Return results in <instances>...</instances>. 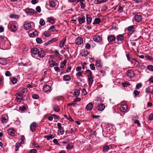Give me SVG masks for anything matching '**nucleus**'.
<instances>
[{
    "mask_svg": "<svg viewBox=\"0 0 153 153\" xmlns=\"http://www.w3.org/2000/svg\"><path fill=\"white\" fill-rule=\"evenodd\" d=\"M8 134L12 136H14L15 135V131L13 128H10L8 130Z\"/></svg>",
    "mask_w": 153,
    "mask_h": 153,
    "instance_id": "dca6fc26",
    "label": "nucleus"
},
{
    "mask_svg": "<svg viewBox=\"0 0 153 153\" xmlns=\"http://www.w3.org/2000/svg\"><path fill=\"white\" fill-rule=\"evenodd\" d=\"M145 57L147 59L149 60H153V58L151 56L148 55H146Z\"/></svg>",
    "mask_w": 153,
    "mask_h": 153,
    "instance_id": "a18cd8bd",
    "label": "nucleus"
},
{
    "mask_svg": "<svg viewBox=\"0 0 153 153\" xmlns=\"http://www.w3.org/2000/svg\"><path fill=\"white\" fill-rule=\"evenodd\" d=\"M116 38L115 35H110L108 36L107 39L109 42H112L115 40Z\"/></svg>",
    "mask_w": 153,
    "mask_h": 153,
    "instance_id": "39448f33",
    "label": "nucleus"
},
{
    "mask_svg": "<svg viewBox=\"0 0 153 153\" xmlns=\"http://www.w3.org/2000/svg\"><path fill=\"white\" fill-rule=\"evenodd\" d=\"M22 100V97H21L17 96L16 97V100L18 102H20L21 101V100Z\"/></svg>",
    "mask_w": 153,
    "mask_h": 153,
    "instance_id": "0e129e2a",
    "label": "nucleus"
},
{
    "mask_svg": "<svg viewBox=\"0 0 153 153\" xmlns=\"http://www.w3.org/2000/svg\"><path fill=\"white\" fill-rule=\"evenodd\" d=\"M66 40V39L65 38V39H63L62 40H61L60 42V43L59 45V47L60 48H62L64 46V45L65 43V42Z\"/></svg>",
    "mask_w": 153,
    "mask_h": 153,
    "instance_id": "7c9ffc66",
    "label": "nucleus"
},
{
    "mask_svg": "<svg viewBox=\"0 0 153 153\" xmlns=\"http://www.w3.org/2000/svg\"><path fill=\"white\" fill-rule=\"evenodd\" d=\"M93 107L92 103L90 102L88 104L86 107V109L88 111H90L92 109Z\"/></svg>",
    "mask_w": 153,
    "mask_h": 153,
    "instance_id": "6ab92c4d",
    "label": "nucleus"
},
{
    "mask_svg": "<svg viewBox=\"0 0 153 153\" xmlns=\"http://www.w3.org/2000/svg\"><path fill=\"white\" fill-rule=\"evenodd\" d=\"M32 145H33V146H34V147H36V148H39V145L38 144L36 143L34 141L33 142V144H32Z\"/></svg>",
    "mask_w": 153,
    "mask_h": 153,
    "instance_id": "052dcab7",
    "label": "nucleus"
},
{
    "mask_svg": "<svg viewBox=\"0 0 153 153\" xmlns=\"http://www.w3.org/2000/svg\"><path fill=\"white\" fill-rule=\"evenodd\" d=\"M36 10L37 12L40 13L41 12V8L40 6H38L36 8Z\"/></svg>",
    "mask_w": 153,
    "mask_h": 153,
    "instance_id": "680f3d73",
    "label": "nucleus"
},
{
    "mask_svg": "<svg viewBox=\"0 0 153 153\" xmlns=\"http://www.w3.org/2000/svg\"><path fill=\"white\" fill-rule=\"evenodd\" d=\"M31 25L28 23L26 22L24 25V28L27 30H29L31 27Z\"/></svg>",
    "mask_w": 153,
    "mask_h": 153,
    "instance_id": "a211bd4d",
    "label": "nucleus"
},
{
    "mask_svg": "<svg viewBox=\"0 0 153 153\" xmlns=\"http://www.w3.org/2000/svg\"><path fill=\"white\" fill-rule=\"evenodd\" d=\"M152 87V86H150L146 88L145 90L146 93L147 94H149V93L151 94V91H150V88Z\"/></svg>",
    "mask_w": 153,
    "mask_h": 153,
    "instance_id": "4c0bfd02",
    "label": "nucleus"
},
{
    "mask_svg": "<svg viewBox=\"0 0 153 153\" xmlns=\"http://www.w3.org/2000/svg\"><path fill=\"white\" fill-rule=\"evenodd\" d=\"M105 108V106L103 103L99 104L97 106V109L99 111H102Z\"/></svg>",
    "mask_w": 153,
    "mask_h": 153,
    "instance_id": "1a4fd4ad",
    "label": "nucleus"
},
{
    "mask_svg": "<svg viewBox=\"0 0 153 153\" xmlns=\"http://www.w3.org/2000/svg\"><path fill=\"white\" fill-rule=\"evenodd\" d=\"M37 127V125L36 122H34L31 123L30 126V128L31 131L34 132L36 128Z\"/></svg>",
    "mask_w": 153,
    "mask_h": 153,
    "instance_id": "7ed1b4c3",
    "label": "nucleus"
},
{
    "mask_svg": "<svg viewBox=\"0 0 153 153\" xmlns=\"http://www.w3.org/2000/svg\"><path fill=\"white\" fill-rule=\"evenodd\" d=\"M21 137L20 140H21V142L20 143L22 144L24 143L25 137L24 136L22 135L21 136Z\"/></svg>",
    "mask_w": 153,
    "mask_h": 153,
    "instance_id": "8fccbe9b",
    "label": "nucleus"
},
{
    "mask_svg": "<svg viewBox=\"0 0 153 153\" xmlns=\"http://www.w3.org/2000/svg\"><path fill=\"white\" fill-rule=\"evenodd\" d=\"M43 35L45 36L48 37L51 36V33L48 31H45L43 33Z\"/></svg>",
    "mask_w": 153,
    "mask_h": 153,
    "instance_id": "c9c22d12",
    "label": "nucleus"
},
{
    "mask_svg": "<svg viewBox=\"0 0 153 153\" xmlns=\"http://www.w3.org/2000/svg\"><path fill=\"white\" fill-rule=\"evenodd\" d=\"M90 67L91 70H94L95 69V67L93 64L92 63L90 64Z\"/></svg>",
    "mask_w": 153,
    "mask_h": 153,
    "instance_id": "603ef678",
    "label": "nucleus"
},
{
    "mask_svg": "<svg viewBox=\"0 0 153 153\" xmlns=\"http://www.w3.org/2000/svg\"><path fill=\"white\" fill-rule=\"evenodd\" d=\"M100 22L101 20L100 19L96 18L94 19L93 24H98Z\"/></svg>",
    "mask_w": 153,
    "mask_h": 153,
    "instance_id": "2f4dec72",
    "label": "nucleus"
},
{
    "mask_svg": "<svg viewBox=\"0 0 153 153\" xmlns=\"http://www.w3.org/2000/svg\"><path fill=\"white\" fill-rule=\"evenodd\" d=\"M39 24L40 25L43 26L45 24V22L43 19H41L40 21Z\"/></svg>",
    "mask_w": 153,
    "mask_h": 153,
    "instance_id": "49530a36",
    "label": "nucleus"
},
{
    "mask_svg": "<svg viewBox=\"0 0 153 153\" xmlns=\"http://www.w3.org/2000/svg\"><path fill=\"white\" fill-rule=\"evenodd\" d=\"M56 30V29L54 25L51 26L48 29V30L51 32H54Z\"/></svg>",
    "mask_w": 153,
    "mask_h": 153,
    "instance_id": "58836bf2",
    "label": "nucleus"
},
{
    "mask_svg": "<svg viewBox=\"0 0 153 153\" xmlns=\"http://www.w3.org/2000/svg\"><path fill=\"white\" fill-rule=\"evenodd\" d=\"M95 66H96L97 69L99 68H100L101 67V61L99 60H96Z\"/></svg>",
    "mask_w": 153,
    "mask_h": 153,
    "instance_id": "412c9836",
    "label": "nucleus"
},
{
    "mask_svg": "<svg viewBox=\"0 0 153 153\" xmlns=\"http://www.w3.org/2000/svg\"><path fill=\"white\" fill-rule=\"evenodd\" d=\"M120 109L121 112H125L127 110L128 106L126 104L123 105H121Z\"/></svg>",
    "mask_w": 153,
    "mask_h": 153,
    "instance_id": "20e7f679",
    "label": "nucleus"
},
{
    "mask_svg": "<svg viewBox=\"0 0 153 153\" xmlns=\"http://www.w3.org/2000/svg\"><path fill=\"white\" fill-rule=\"evenodd\" d=\"M80 6L81 8L83 9H84L86 7L85 4L83 3V2L80 3Z\"/></svg>",
    "mask_w": 153,
    "mask_h": 153,
    "instance_id": "338daca9",
    "label": "nucleus"
},
{
    "mask_svg": "<svg viewBox=\"0 0 153 153\" xmlns=\"http://www.w3.org/2000/svg\"><path fill=\"white\" fill-rule=\"evenodd\" d=\"M63 79L65 81H69L71 80V77L69 75H65L63 76Z\"/></svg>",
    "mask_w": 153,
    "mask_h": 153,
    "instance_id": "a878e982",
    "label": "nucleus"
},
{
    "mask_svg": "<svg viewBox=\"0 0 153 153\" xmlns=\"http://www.w3.org/2000/svg\"><path fill=\"white\" fill-rule=\"evenodd\" d=\"M32 97L34 99H37L39 98V96L38 94H34L33 96Z\"/></svg>",
    "mask_w": 153,
    "mask_h": 153,
    "instance_id": "e2e57ef3",
    "label": "nucleus"
},
{
    "mask_svg": "<svg viewBox=\"0 0 153 153\" xmlns=\"http://www.w3.org/2000/svg\"><path fill=\"white\" fill-rule=\"evenodd\" d=\"M46 53L45 51L43 50L39 51L38 54V56L39 57L42 58L45 56Z\"/></svg>",
    "mask_w": 153,
    "mask_h": 153,
    "instance_id": "9b49d317",
    "label": "nucleus"
},
{
    "mask_svg": "<svg viewBox=\"0 0 153 153\" xmlns=\"http://www.w3.org/2000/svg\"><path fill=\"white\" fill-rule=\"evenodd\" d=\"M53 109L56 112H59L60 110L59 108V106L56 105H53Z\"/></svg>",
    "mask_w": 153,
    "mask_h": 153,
    "instance_id": "c85d7f7f",
    "label": "nucleus"
},
{
    "mask_svg": "<svg viewBox=\"0 0 153 153\" xmlns=\"http://www.w3.org/2000/svg\"><path fill=\"white\" fill-rule=\"evenodd\" d=\"M85 16H83L82 17L79 18H78V20L80 24H81L85 22Z\"/></svg>",
    "mask_w": 153,
    "mask_h": 153,
    "instance_id": "aec40b11",
    "label": "nucleus"
},
{
    "mask_svg": "<svg viewBox=\"0 0 153 153\" xmlns=\"http://www.w3.org/2000/svg\"><path fill=\"white\" fill-rule=\"evenodd\" d=\"M86 73L88 74L87 75L88 77H91L92 75V73L91 71L89 70H87Z\"/></svg>",
    "mask_w": 153,
    "mask_h": 153,
    "instance_id": "ea45409f",
    "label": "nucleus"
},
{
    "mask_svg": "<svg viewBox=\"0 0 153 153\" xmlns=\"http://www.w3.org/2000/svg\"><path fill=\"white\" fill-rule=\"evenodd\" d=\"M66 64V62L65 61L64 62H61V64H60V68H63L64 66Z\"/></svg>",
    "mask_w": 153,
    "mask_h": 153,
    "instance_id": "5fc2aeb1",
    "label": "nucleus"
},
{
    "mask_svg": "<svg viewBox=\"0 0 153 153\" xmlns=\"http://www.w3.org/2000/svg\"><path fill=\"white\" fill-rule=\"evenodd\" d=\"M88 81L89 82V85L91 87L92 85V84L94 82L93 78L92 77V76L91 77H88Z\"/></svg>",
    "mask_w": 153,
    "mask_h": 153,
    "instance_id": "cd10ccee",
    "label": "nucleus"
},
{
    "mask_svg": "<svg viewBox=\"0 0 153 153\" xmlns=\"http://www.w3.org/2000/svg\"><path fill=\"white\" fill-rule=\"evenodd\" d=\"M83 42V39L80 37L77 38L75 40V42L77 45L81 44Z\"/></svg>",
    "mask_w": 153,
    "mask_h": 153,
    "instance_id": "6e6552de",
    "label": "nucleus"
},
{
    "mask_svg": "<svg viewBox=\"0 0 153 153\" xmlns=\"http://www.w3.org/2000/svg\"><path fill=\"white\" fill-rule=\"evenodd\" d=\"M8 117L7 116H2L1 118V122L3 124H5L8 121Z\"/></svg>",
    "mask_w": 153,
    "mask_h": 153,
    "instance_id": "9d476101",
    "label": "nucleus"
},
{
    "mask_svg": "<svg viewBox=\"0 0 153 153\" xmlns=\"http://www.w3.org/2000/svg\"><path fill=\"white\" fill-rule=\"evenodd\" d=\"M134 19L136 21L139 22L142 20V17L140 15H137L135 16Z\"/></svg>",
    "mask_w": 153,
    "mask_h": 153,
    "instance_id": "ddd939ff",
    "label": "nucleus"
},
{
    "mask_svg": "<svg viewBox=\"0 0 153 153\" xmlns=\"http://www.w3.org/2000/svg\"><path fill=\"white\" fill-rule=\"evenodd\" d=\"M82 74V72L81 71H79V72H77L76 74V75L77 76H83Z\"/></svg>",
    "mask_w": 153,
    "mask_h": 153,
    "instance_id": "bf43d9fd",
    "label": "nucleus"
},
{
    "mask_svg": "<svg viewBox=\"0 0 153 153\" xmlns=\"http://www.w3.org/2000/svg\"><path fill=\"white\" fill-rule=\"evenodd\" d=\"M90 48L91 45L90 44L88 43H86L85 46V48L87 49H90Z\"/></svg>",
    "mask_w": 153,
    "mask_h": 153,
    "instance_id": "69168bd1",
    "label": "nucleus"
},
{
    "mask_svg": "<svg viewBox=\"0 0 153 153\" xmlns=\"http://www.w3.org/2000/svg\"><path fill=\"white\" fill-rule=\"evenodd\" d=\"M19 109L21 111H24L26 110V108L24 106H20L19 107Z\"/></svg>",
    "mask_w": 153,
    "mask_h": 153,
    "instance_id": "09e8293b",
    "label": "nucleus"
},
{
    "mask_svg": "<svg viewBox=\"0 0 153 153\" xmlns=\"http://www.w3.org/2000/svg\"><path fill=\"white\" fill-rule=\"evenodd\" d=\"M51 89V87L48 85H45L43 87V90L45 92L49 91Z\"/></svg>",
    "mask_w": 153,
    "mask_h": 153,
    "instance_id": "4468645a",
    "label": "nucleus"
},
{
    "mask_svg": "<svg viewBox=\"0 0 153 153\" xmlns=\"http://www.w3.org/2000/svg\"><path fill=\"white\" fill-rule=\"evenodd\" d=\"M29 15L33 14L36 13L35 10L31 8H27L24 10Z\"/></svg>",
    "mask_w": 153,
    "mask_h": 153,
    "instance_id": "f257e3e1",
    "label": "nucleus"
},
{
    "mask_svg": "<svg viewBox=\"0 0 153 153\" xmlns=\"http://www.w3.org/2000/svg\"><path fill=\"white\" fill-rule=\"evenodd\" d=\"M39 50L37 48H33L31 50V52L34 54H38L39 52Z\"/></svg>",
    "mask_w": 153,
    "mask_h": 153,
    "instance_id": "b1692460",
    "label": "nucleus"
},
{
    "mask_svg": "<svg viewBox=\"0 0 153 153\" xmlns=\"http://www.w3.org/2000/svg\"><path fill=\"white\" fill-rule=\"evenodd\" d=\"M126 73L128 76L131 78L133 77L135 74L134 71L131 70H128Z\"/></svg>",
    "mask_w": 153,
    "mask_h": 153,
    "instance_id": "423d86ee",
    "label": "nucleus"
},
{
    "mask_svg": "<svg viewBox=\"0 0 153 153\" xmlns=\"http://www.w3.org/2000/svg\"><path fill=\"white\" fill-rule=\"evenodd\" d=\"M48 63L49 66L51 67H53L55 66H57V64L52 60H49L48 61Z\"/></svg>",
    "mask_w": 153,
    "mask_h": 153,
    "instance_id": "f8f14e48",
    "label": "nucleus"
},
{
    "mask_svg": "<svg viewBox=\"0 0 153 153\" xmlns=\"http://www.w3.org/2000/svg\"><path fill=\"white\" fill-rule=\"evenodd\" d=\"M112 146L111 145L109 146H106L103 147V151L104 152H107L108 150L111 149Z\"/></svg>",
    "mask_w": 153,
    "mask_h": 153,
    "instance_id": "f3484780",
    "label": "nucleus"
},
{
    "mask_svg": "<svg viewBox=\"0 0 153 153\" xmlns=\"http://www.w3.org/2000/svg\"><path fill=\"white\" fill-rule=\"evenodd\" d=\"M73 147V145H70L69 144L67 146L66 148L68 150H71Z\"/></svg>",
    "mask_w": 153,
    "mask_h": 153,
    "instance_id": "6e6d98bb",
    "label": "nucleus"
},
{
    "mask_svg": "<svg viewBox=\"0 0 153 153\" xmlns=\"http://www.w3.org/2000/svg\"><path fill=\"white\" fill-rule=\"evenodd\" d=\"M10 28L11 31L13 32H15L17 30L16 26L14 25H11L10 26Z\"/></svg>",
    "mask_w": 153,
    "mask_h": 153,
    "instance_id": "f704fd0d",
    "label": "nucleus"
},
{
    "mask_svg": "<svg viewBox=\"0 0 153 153\" xmlns=\"http://www.w3.org/2000/svg\"><path fill=\"white\" fill-rule=\"evenodd\" d=\"M86 17L87 23L88 24H90L91 22L92 19L90 15L88 14H87L86 15Z\"/></svg>",
    "mask_w": 153,
    "mask_h": 153,
    "instance_id": "2eb2a0df",
    "label": "nucleus"
},
{
    "mask_svg": "<svg viewBox=\"0 0 153 153\" xmlns=\"http://www.w3.org/2000/svg\"><path fill=\"white\" fill-rule=\"evenodd\" d=\"M108 0H103L102 1H99L98 0H95L94 2L96 4H100L107 2Z\"/></svg>",
    "mask_w": 153,
    "mask_h": 153,
    "instance_id": "bb28decb",
    "label": "nucleus"
},
{
    "mask_svg": "<svg viewBox=\"0 0 153 153\" xmlns=\"http://www.w3.org/2000/svg\"><path fill=\"white\" fill-rule=\"evenodd\" d=\"M142 86V84L141 83H139L137 84L136 86V88L137 89H139Z\"/></svg>",
    "mask_w": 153,
    "mask_h": 153,
    "instance_id": "13d9d810",
    "label": "nucleus"
},
{
    "mask_svg": "<svg viewBox=\"0 0 153 153\" xmlns=\"http://www.w3.org/2000/svg\"><path fill=\"white\" fill-rule=\"evenodd\" d=\"M117 39L118 41H122L124 39V37L122 34H119L117 36Z\"/></svg>",
    "mask_w": 153,
    "mask_h": 153,
    "instance_id": "4be33fe9",
    "label": "nucleus"
},
{
    "mask_svg": "<svg viewBox=\"0 0 153 153\" xmlns=\"http://www.w3.org/2000/svg\"><path fill=\"white\" fill-rule=\"evenodd\" d=\"M36 41L38 43H41L42 42V39L39 37L37 38L36 39Z\"/></svg>",
    "mask_w": 153,
    "mask_h": 153,
    "instance_id": "864d4df0",
    "label": "nucleus"
},
{
    "mask_svg": "<svg viewBox=\"0 0 153 153\" xmlns=\"http://www.w3.org/2000/svg\"><path fill=\"white\" fill-rule=\"evenodd\" d=\"M48 21L51 23H53L54 22V19L53 18L51 17L48 18Z\"/></svg>",
    "mask_w": 153,
    "mask_h": 153,
    "instance_id": "79ce46f5",
    "label": "nucleus"
},
{
    "mask_svg": "<svg viewBox=\"0 0 153 153\" xmlns=\"http://www.w3.org/2000/svg\"><path fill=\"white\" fill-rule=\"evenodd\" d=\"M89 52L88 51H82L80 53V55L82 56H86L89 54Z\"/></svg>",
    "mask_w": 153,
    "mask_h": 153,
    "instance_id": "393cba45",
    "label": "nucleus"
},
{
    "mask_svg": "<svg viewBox=\"0 0 153 153\" xmlns=\"http://www.w3.org/2000/svg\"><path fill=\"white\" fill-rule=\"evenodd\" d=\"M74 93L76 97H78L80 93V91L78 89H76L74 91Z\"/></svg>",
    "mask_w": 153,
    "mask_h": 153,
    "instance_id": "c03bdc74",
    "label": "nucleus"
},
{
    "mask_svg": "<svg viewBox=\"0 0 153 153\" xmlns=\"http://www.w3.org/2000/svg\"><path fill=\"white\" fill-rule=\"evenodd\" d=\"M37 152L36 150L34 149H31L30 152V153H36Z\"/></svg>",
    "mask_w": 153,
    "mask_h": 153,
    "instance_id": "774afa93",
    "label": "nucleus"
},
{
    "mask_svg": "<svg viewBox=\"0 0 153 153\" xmlns=\"http://www.w3.org/2000/svg\"><path fill=\"white\" fill-rule=\"evenodd\" d=\"M49 5L52 7H54L56 5L55 3L53 1H49Z\"/></svg>",
    "mask_w": 153,
    "mask_h": 153,
    "instance_id": "473e14b6",
    "label": "nucleus"
},
{
    "mask_svg": "<svg viewBox=\"0 0 153 153\" xmlns=\"http://www.w3.org/2000/svg\"><path fill=\"white\" fill-rule=\"evenodd\" d=\"M134 28V25H132L128 27H127V30L128 31L132 30Z\"/></svg>",
    "mask_w": 153,
    "mask_h": 153,
    "instance_id": "de8ad7c7",
    "label": "nucleus"
},
{
    "mask_svg": "<svg viewBox=\"0 0 153 153\" xmlns=\"http://www.w3.org/2000/svg\"><path fill=\"white\" fill-rule=\"evenodd\" d=\"M22 144L20 143H17L15 145V151H17L18 150L19 147L21 146Z\"/></svg>",
    "mask_w": 153,
    "mask_h": 153,
    "instance_id": "e433bc0d",
    "label": "nucleus"
},
{
    "mask_svg": "<svg viewBox=\"0 0 153 153\" xmlns=\"http://www.w3.org/2000/svg\"><path fill=\"white\" fill-rule=\"evenodd\" d=\"M148 119L149 120H153V114L151 113L149 114L148 117Z\"/></svg>",
    "mask_w": 153,
    "mask_h": 153,
    "instance_id": "3c124183",
    "label": "nucleus"
},
{
    "mask_svg": "<svg viewBox=\"0 0 153 153\" xmlns=\"http://www.w3.org/2000/svg\"><path fill=\"white\" fill-rule=\"evenodd\" d=\"M132 62L135 63L137 65H138L139 64V63L138 61H136L133 58L132 59Z\"/></svg>",
    "mask_w": 153,
    "mask_h": 153,
    "instance_id": "4d7b16f0",
    "label": "nucleus"
},
{
    "mask_svg": "<svg viewBox=\"0 0 153 153\" xmlns=\"http://www.w3.org/2000/svg\"><path fill=\"white\" fill-rule=\"evenodd\" d=\"M10 17L11 18L18 19L19 17V15L11 14L10 15Z\"/></svg>",
    "mask_w": 153,
    "mask_h": 153,
    "instance_id": "72a5a7b5",
    "label": "nucleus"
},
{
    "mask_svg": "<svg viewBox=\"0 0 153 153\" xmlns=\"http://www.w3.org/2000/svg\"><path fill=\"white\" fill-rule=\"evenodd\" d=\"M94 41L96 42H101L102 41V37L99 35H95L93 37Z\"/></svg>",
    "mask_w": 153,
    "mask_h": 153,
    "instance_id": "f03ea898",
    "label": "nucleus"
},
{
    "mask_svg": "<svg viewBox=\"0 0 153 153\" xmlns=\"http://www.w3.org/2000/svg\"><path fill=\"white\" fill-rule=\"evenodd\" d=\"M7 63L6 60L3 58H0V64L2 65H5Z\"/></svg>",
    "mask_w": 153,
    "mask_h": 153,
    "instance_id": "c756f323",
    "label": "nucleus"
},
{
    "mask_svg": "<svg viewBox=\"0 0 153 153\" xmlns=\"http://www.w3.org/2000/svg\"><path fill=\"white\" fill-rule=\"evenodd\" d=\"M57 125L59 129L58 130V131H59L60 132L61 135L63 134L65 132V130L63 129V128H62L61 123H58Z\"/></svg>",
    "mask_w": 153,
    "mask_h": 153,
    "instance_id": "0eeeda50",
    "label": "nucleus"
},
{
    "mask_svg": "<svg viewBox=\"0 0 153 153\" xmlns=\"http://www.w3.org/2000/svg\"><path fill=\"white\" fill-rule=\"evenodd\" d=\"M55 135L51 134L50 135H45L44 136V138H47V140H49L50 139H52L55 137Z\"/></svg>",
    "mask_w": 153,
    "mask_h": 153,
    "instance_id": "5701e85b",
    "label": "nucleus"
},
{
    "mask_svg": "<svg viewBox=\"0 0 153 153\" xmlns=\"http://www.w3.org/2000/svg\"><path fill=\"white\" fill-rule=\"evenodd\" d=\"M147 68L149 71H153V66L152 65H148Z\"/></svg>",
    "mask_w": 153,
    "mask_h": 153,
    "instance_id": "a19ab883",
    "label": "nucleus"
},
{
    "mask_svg": "<svg viewBox=\"0 0 153 153\" xmlns=\"http://www.w3.org/2000/svg\"><path fill=\"white\" fill-rule=\"evenodd\" d=\"M11 81L12 83L13 84H14L17 82L18 80L17 78L13 77L12 79H11Z\"/></svg>",
    "mask_w": 153,
    "mask_h": 153,
    "instance_id": "37998d69",
    "label": "nucleus"
}]
</instances>
